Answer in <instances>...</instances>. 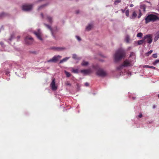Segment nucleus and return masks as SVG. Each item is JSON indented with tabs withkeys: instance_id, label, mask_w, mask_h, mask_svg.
<instances>
[{
	"instance_id": "nucleus-55",
	"label": "nucleus",
	"mask_w": 159,
	"mask_h": 159,
	"mask_svg": "<svg viewBox=\"0 0 159 159\" xmlns=\"http://www.w3.org/2000/svg\"><path fill=\"white\" fill-rule=\"evenodd\" d=\"M1 72V71H0V73Z\"/></svg>"
},
{
	"instance_id": "nucleus-23",
	"label": "nucleus",
	"mask_w": 159,
	"mask_h": 159,
	"mask_svg": "<svg viewBox=\"0 0 159 159\" xmlns=\"http://www.w3.org/2000/svg\"><path fill=\"white\" fill-rule=\"evenodd\" d=\"M64 72L67 77H69L70 76L71 74L69 72L66 71V70H64Z\"/></svg>"
},
{
	"instance_id": "nucleus-49",
	"label": "nucleus",
	"mask_w": 159,
	"mask_h": 159,
	"mask_svg": "<svg viewBox=\"0 0 159 159\" xmlns=\"http://www.w3.org/2000/svg\"><path fill=\"white\" fill-rule=\"evenodd\" d=\"M132 98H133V100H134V99H135L136 98H135V97H132Z\"/></svg>"
},
{
	"instance_id": "nucleus-32",
	"label": "nucleus",
	"mask_w": 159,
	"mask_h": 159,
	"mask_svg": "<svg viewBox=\"0 0 159 159\" xmlns=\"http://www.w3.org/2000/svg\"><path fill=\"white\" fill-rule=\"evenodd\" d=\"M75 37L78 41H80L81 40V39L79 36L76 35Z\"/></svg>"
},
{
	"instance_id": "nucleus-18",
	"label": "nucleus",
	"mask_w": 159,
	"mask_h": 159,
	"mask_svg": "<svg viewBox=\"0 0 159 159\" xmlns=\"http://www.w3.org/2000/svg\"><path fill=\"white\" fill-rule=\"evenodd\" d=\"M159 38V31H158L156 34L155 36L154 40L155 42Z\"/></svg>"
},
{
	"instance_id": "nucleus-33",
	"label": "nucleus",
	"mask_w": 159,
	"mask_h": 159,
	"mask_svg": "<svg viewBox=\"0 0 159 159\" xmlns=\"http://www.w3.org/2000/svg\"><path fill=\"white\" fill-rule=\"evenodd\" d=\"M125 14L126 16H129V10H127L125 11Z\"/></svg>"
},
{
	"instance_id": "nucleus-36",
	"label": "nucleus",
	"mask_w": 159,
	"mask_h": 159,
	"mask_svg": "<svg viewBox=\"0 0 159 159\" xmlns=\"http://www.w3.org/2000/svg\"><path fill=\"white\" fill-rule=\"evenodd\" d=\"M72 57L73 58L76 59L77 58V55L76 54H73L72 55Z\"/></svg>"
},
{
	"instance_id": "nucleus-48",
	"label": "nucleus",
	"mask_w": 159,
	"mask_h": 159,
	"mask_svg": "<svg viewBox=\"0 0 159 159\" xmlns=\"http://www.w3.org/2000/svg\"><path fill=\"white\" fill-rule=\"evenodd\" d=\"M130 7H132L134 6V5L133 4H131L129 5Z\"/></svg>"
},
{
	"instance_id": "nucleus-8",
	"label": "nucleus",
	"mask_w": 159,
	"mask_h": 159,
	"mask_svg": "<svg viewBox=\"0 0 159 159\" xmlns=\"http://www.w3.org/2000/svg\"><path fill=\"white\" fill-rule=\"evenodd\" d=\"M24 41L26 44L30 45L33 43L34 40L32 37L30 36H27L25 39Z\"/></svg>"
},
{
	"instance_id": "nucleus-2",
	"label": "nucleus",
	"mask_w": 159,
	"mask_h": 159,
	"mask_svg": "<svg viewBox=\"0 0 159 159\" xmlns=\"http://www.w3.org/2000/svg\"><path fill=\"white\" fill-rule=\"evenodd\" d=\"M125 54V51L121 49H118L114 55V60L115 62H118L121 60Z\"/></svg>"
},
{
	"instance_id": "nucleus-47",
	"label": "nucleus",
	"mask_w": 159,
	"mask_h": 159,
	"mask_svg": "<svg viewBox=\"0 0 159 159\" xmlns=\"http://www.w3.org/2000/svg\"><path fill=\"white\" fill-rule=\"evenodd\" d=\"M20 36H18L17 37V41H18L19 39H20Z\"/></svg>"
},
{
	"instance_id": "nucleus-43",
	"label": "nucleus",
	"mask_w": 159,
	"mask_h": 159,
	"mask_svg": "<svg viewBox=\"0 0 159 159\" xmlns=\"http://www.w3.org/2000/svg\"><path fill=\"white\" fill-rule=\"evenodd\" d=\"M89 85V84L88 83L86 82L85 83V85L86 86H88Z\"/></svg>"
},
{
	"instance_id": "nucleus-37",
	"label": "nucleus",
	"mask_w": 159,
	"mask_h": 159,
	"mask_svg": "<svg viewBox=\"0 0 159 159\" xmlns=\"http://www.w3.org/2000/svg\"><path fill=\"white\" fill-rule=\"evenodd\" d=\"M139 11H140V13H139V16H138V18H140L141 17V16L142 15V13H141V12H140V10H139Z\"/></svg>"
},
{
	"instance_id": "nucleus-4",
	"label": "nucleus",
	"mask_w": 159,
	"mask_h": 159,
	"mask_svg": "<svg viewBox=\"0 0 159 159\" xmlns=\"http://www.w3.org/2000/svg\"><path fill=\"white\" fill-rule=\"evenodd\" d=\"M61 57V56L60 55H55L52 58L48 60L47 62L48 63L51 62L56 63L57 62L59 59Z\"/></svg>"
},
{
	"instance_id": "nucleus-24",
	"label": "nucleus",
	"mask_w": 159,
	"mask_h": 159,
	"mask_svg": "<svg viewBox=\"0 0 159 159\" xmlns=\"http://www.w3.org/2000/svg\"><path fill=\"white\" fill-rule=\"evenodd\" d=\"M89 63L88 61H83L81 63V65L83 66H86L88 65Z\"/></svg>"
},
{
	"instance_id": "nucleus-46",
	"label": "nucleus",
	"mask_w": 159,
	"mask_h": 159,
	"mask_svg": "<svg viewBox=\"0 0 159 159\" xmlns=\"http://www.w3.org/2000/svg\"><path fill=\"white\" fill-rule=\"evenodd\" d=\"M41 16L42 17V18H43V14L42 13H41Z\"/></svg>"
},
{
	"instance_id": "nucleus-35",
	"label": "nucleus",
	"mask_w": 159,
	"mask_h": 159,
	"mask_svg": "<svg viewBox=\"0 0 159 159\" xmlns=\"http://www.w3.org/2000/svg\"><path fill=\"white\" fill-rule=\"evenodd\" d=\"M0 44L1 46L3 47V48H4L5 47V45H4V43L3 42H1L0 43Z\"/></svg>"
},
{
	"instance_id": "nucleus-11",
	"label": "nucleus",
	"mask_w": 159,
	"mask_h": 159,
	"mask_svg": "<svg viewBox=\"0 0 159 159\" xmlns=\"http://www.w3.org/2000/svg\"><path fill=\"white\" fill-rule=\"evenodd\" d=\"M46 19L48 22L52 24L53 22V17L48 15H47Z\"/></svg>"
},
{
	"instance_id": "nucleus-6",
	"label": "nucleus",
	"mask_w": 159,
	"mask_h": 159,
	"mask_svg": "<svg viewBox=\"0 0 159 159\" xmlns=\"http://www.w3.org/2000/svg\"><path fill=\"white\" fill-rule=\"evenodd\" d=\"M143 39L147 43L150 44L152 42V35L151 34H148L145 35L143 37Z\"/></svg>"
},
{
	"instance_id": "nucleus-54",
	"label": "nucleus",
	"mask_w": 159,
	"mask_h": 159,
	"mask_svg": "<svg viewBox=\"0 0 159 159\" xmlns=\"http://www.w3.org/2000/svg\"><path fill=\"white\" fill-rule=\"evenodd\" d=\"M4 64V63H3L2 65Z\"/></svg>"
},
{
	"instance_id": "nucleus-29",
	"label": "nucleus",
	"mask_w": 159,
	"mask_h": 159,
	"mask_svg": "<svg viewBox=\"0 0 159 159\" xmlns=\"http://www.w3.org/2000/svg\"><path fill=\"white\" fill-rule=\"evenodd\" d=\"M129 36L128 35L126 36L125 39V40L126 42L127 43H128L129 42Z\"/></svg>"
},
{
	"instance_id": "nucleus-28",
	"label": "nucleus",
	"mask_w": 159,
	"mask_h": 159,
	"mask_svg": "<svg viewBox=\"0 0 159 159\" xmlns=\"http://www.w3.org/2000/svg\"><path fill=\"white\" fill-rule=\"evenodd\" d=\"M72 72L75 73H78L79 70L78 69H73L72 70Z\"/></svg>"
},
{
	"instance_id": "nucleus-31",
	"label": "nucleus",
	"mask_w": 159,
	"mask_h": 159,
	"mask_svg": "<svg viewBox=\"0 0 159 159\" xmlns=\"http://www.w3.org/2000/svg\"><path fill=\"white\" fill-rule=\"evenodd\" d=\"M121 0H116L114 2V4L115 5H116L118 3H120V2Z\"/></svg>"
},
{
	"instance_id": "nucleus-16",
	"label": "nucleus",
	"mask_w": 159,
	"mask_h": 159,
	"mask_svg": "<svg viewBox=\"0 0 159 159\" xmlns=\"http://www.w3.org/2000/svg\"><path fill=\"white\" fill-rule=\"evenodd\" d=\"M70 58V57H66L64 58H63L61 60L60 62L59 63L61 64L63 62H66L67 60H68Z\"/></svg>"
},
{
	"instance_id": "nucleus-34",
	"label": "nucleus",
	"mask_w": 159,
	"mask_h": 159,
	"mask_svg": "<svg viewBox=\"0 0 159 159\" xmlns=\"http://www.w3.org/2000/svg\"><path fill=\"white\" fill-rule=\"evenodd\" d=\"M152 57L154 58H157V53H154L152 55Z\"/></svg>"
},
{
	"instance_id": "nucleus-20",
	"label": "nucleus",
	"mask_w": 159,
	"mask_h": 159,
	"mask_svg": "<svg viewBox=\"0 0 159 159\" xmlns=\"http://www.w3.org/2000/svg\"><path fill=\"white\" fill-rule=\"evenodd\" d=\"M1 73H3V74H5L6 75H7L8 76H10V75L9 74L10 72L8 70H5L3 72H2L1 71Z\"/></svg>"
},
{
	"instance_id": "nucleus-22",
	"label": "nucleus",
	"mask_w": 159,
	"mask_h": 159,
	"mask_svg": "<svg viewBox=\"0 0 159 159\" xmlns=\"http://www.w3.org/2000/svg\"><path fill=\"white\" fill-rule=\"evenodd\" d=\"M137 14H136L135 11H134L133 13V14L131 17H130L131 19H134L137 16Z\"/></svg>"
},
{
	"instance_id": "nucleus-17",
	"label": "nucleus",
	"mask_w": 159,
	"mask_h": 159,
	"mask_svg": "<svg viewBox=\"0 0 159 159\" xmlns=\"http://www.w3.org/2000/svg\"><path fill=\"white\" fill-rule=\"evenodd\" d=\"M15 38V36L13 34H12L11 35L10 37V38L7 40V42L10 44V42L13 39Z\"/></svg>"
},
{
	"instance_id": "nucleus-21",
	"label": "nucleus",
	"mask_w": 159,
	"mask_h": 159,
	"mask_svg": "<svg viewBox=\"0 0 159 159\" xmlns=\"http://www.w3.org/2000/svg\"><path fill=\"white\" fill-rule=\"evenodd\" d=\"M48 4V3H47L46 4H45L42 5H41L39 7L38 10H41L42 8L45 7V6H47Z\"/></svg>"
},
{
	"instance_id": "nucleus-25",
	"label": "nucleus",
	"mask_w": 159,
	"mask_h": 159,
	"mask_svg": "<svg viewBox=\"0 0 159 159\" xmlns=\"http://www.w3.org/2000/svg\"><path fill=\"white\" fill-rule=\"evenodd\" d=\"M92 27V25L91 24H89V25L86 26V30H90Z\"/></svg>"
},
{
	"instance_id": "nucleus-7",
	"label": "nucleus",
	"mask_w": 159,
	"mask_h": 159,
	"mask_svg": "<svg viewBox=\"0 0 159 159\" xmlns=\"http://www.w3.org/2000/svg\"><path fill=\"white\" fill-rule=\"evenodd\" d=\"M33 33L38 39L41 41L43 40V39L42 38V33L40 29H38L37 31H34Z\"/></svg>"
},
{
	"instance_id": "nucleus-3",
	"label": "nucleus",
	"mask_w": 159,
	"mask_h": 159,
	"mask_svg": "<svg viewBox=\"0 0 159 159\" xmlns=\"http://www.w3.org/2000/svg\"><path fill=\"white\" fill-rule=\"evenodd\" d=\"M145 23H148L151 21L154 22L159 20V17L156 15L150 14L148 15L145 18Z\"/></svg>"
},
{
	"instance_id": "nucleus-12",
	"label": "nucleus",
	"mask_w": 159,
	"mask_h": 159,
	"mask_svg": "<svg viewBox=\"0 0 159 159\" xmlns=\"http://www.w3.org/2000/svg\"><path fill=\"white\" fill-rule=\"evenodd\" d=\"M23 70L21 69H17L15 72L16 74L19 76H20L23 73Z\"/></svg>"
},
{
	"instance_id": "nucleus-51",
	"label": "nucleus",
	"mask_w": 159,
	"mask_h": 159,
	"mask_svg": "<svg viewBox=\"0 0 159 159\" xmlns=\"http://www.w3.org/2000/svg\"><path fill=\"white\" fill-rule=\"evenodd\" d=\"M155 106H153V108H155Z\"/></svg>"
},
{
	"instance_id": "nucleus-41",
	"label": "nucleus",
	"mask_w": 159,
	"mask_h": 159,
	"mask_svg": "<svg viewBox=\"0 0 159 159\" xmlns=\"http://www.w3.org/2000/svg\"><path fill=\"white\" fill-rule=\"evenodd\" d=\"M142 116V115L141 113H140L138 116V117L140 118Z\"/></svg>"
},
{
	"instance_id": "nucleus-27",
	"label": "nucleus",
	"mask_w": 159,
	"mask_h": 159,
	"mask_svg": "<svg viewBox=\"0 0 159 159\" xmlns=\"http://www.w3.org/2000/svg\"><path fill=\"white\" fill-rule=\"evenodd\" d=\"M153 52L152 50H151L146 53L147 56H148Z\"/></svg>"
},
{
	"instance_id": "nucleus-13",
	"label": "nucleus",
	"mask_w": 159,
	"mask_h": 159,
	"mask_svg": "<svg viewBox=\"0 0 159 159\" xmlns=\"http://www.w3.org/2000/svg\"><path fill=\"white\" fill-rule=\"evenodd\" d=\"M81 72L84 74V75H87L91 73V70H81Z\"/></svg>"
},
{
	"instance_id": "nucleus-9",
	"label": "nucleus",
	"mask_w": 159,
	"mask_h": 159,
	"mask_svg": "<svg viewBox=\"0 0 159 159\" xmlns=\"http://www.w3.org/2000/svg\"><path fill=\"white\" fill-rule=\"evenodd\" d=\"M32 5L31 4H25L22 6V9L25 11H29L31 10Z\"/></svg>"
},
{
	"instance_id": "nucleus-44",
	"label": "nucleus",
	"mask_w": 159,
	"mask_h": 159,
	"mask_svg": "<svg viewBox=\"0 0 159 159\" xmlns=\"http://www.w3.org/2000/svg\"><path fill=\"white\" fill-rule=\"evenodd\" d=\"M80 12V11L79 10H77L76 11V13L77 14H78Z\"/></svg>"
},
{
	"instance_id": "nucleus-19",
	"label": "nucleus",
	"mask_w": 159,
	"mask_h": 159,
	"mask_svg": "<svg viewBox=\"0 0 159 159\" xmlns=\"http://www.w3.org/2000/svg\"><path fill=\"white\" fill-rule=\"evenodd\" d=\"M52 49H54L56 50L57 51H60L61 50H63L65 49L64 48H55V47H53L52 48Z\"/></svg>"
},
{
	"instance_id": "nucleus-39",
	"label": "nucleus",
	"mask_w": 159,
	"mask_h": 159,
	"mask_svg": "<svg viewBox=\"0 0 159 159\" xmlns=\"http://www.w3.org/2000/svg\"><path fill=\"white\" fill-rule=\"evenodd\" d=\"M126 8L127 7H126L124 10L123 9H121V10L122 11L123 13H124L125 12V10Z\"/></svg>"
},
{
	"instance_id": "nucleus-45",
	"label": "nucleus",
	"mask_w": 159,
	"mask_h": 159,
	"mask_svg": "<svg viewBox=\"0 0 159 159\" xmlns=\"http://www.w3.org/2000/svg\"><path fill=\"white\" fill-rule=\"evenodd\" d=\"M143 11H145V7L144 6H143Z\"/></svg>"
},
{
	"instance_id": "nucleus-52",
	"label": "nucleus",
	"mask_w": 159,
	"mask_h": 159,
	"mask_svg": "<svg viewBox=\"0 0 159 159\" xmlns=\"http://www.w3.org/2000/svg\"><path fill=\"white\" fill-rule=\"evenodd\" d=\"M93 95H95V93H93Z\"/></svg>"
},
{
	"instance_id": "nucleus-30",
	"label": "nucleus",
	"mask_w": 159,
	"mask_h": 159,
	"mask_svg": "<svg viewBox=\"0 0 159 159\" xmlns=\"http://www.w3.org/2000/svg\"><path fill=\"white\" fill-rule=\"evenodd\" d=\"M143 36V34L142 33H139L137 34V37H142Z\"/></svg>"
},
{
	"instance_id": "nucleus-10",
	"label": "nucleus",
	"mask_w": 159,
	"mask_h": 159,
	"mask_svg": "<svg viewBox=\"0 0 159 159\" xmlns=\"http://www.w3.org/2000/svg\"><path fill=\"white\" fill-rule=\"evenodd\" d=\"M50 86L52 90H56L57 89V87L56 85L55 79H52Z\"/></svg>"
},
{
	"instance_id": "nucleus-26",
	"label": "nucleus",
	"mask_w": 159,
	"mask_h": 159,
	"mask_svg": "<svg viewBox=\"0 0 159 159\" xmlns=\"http://www.w3.org/2000/svg\"><path fill=\"white\" fill-rule=\"evenodd\" d=\"M159 63V59H157V60H156L154 61L152 63V64L153 65L155 66Z\"/></svg>"
},
{
	"instance_id": "nucleus-15",
	"label": "nucleus",
	"mask_w": 159,
	"mask_h": 159,
	"mask_svg": "<svg viewBox=\"0 0 159 159\" xmlns=\"http://www.w3.org/2000/svg\"><path fill=\"white\" fill-rule=\"evenodd\" d=\"M143 43H144L145 44L146 43V41L144 40L143 38V39L139 40L138 41V44L139 45H141Z\"/></svg>"
},
{
	"instance_id": "nucleus-5",
	"label": "nucleus",
	"mask_w": 159,
	"mask_h": 159,
	"mask_svg": "<svg viewBox=\"0 0 159 159\" xmlns=\"http://www.w3.org/2000/svg\"><path fill=\"white\" fill-rule=\"evenodd\" d=\"M97 75L100 77H104L107 75L106 72L102 69L99 68L96 72Z\"/></svg>"
},
{
	"instance_id": "nucleus-40",
	"label": "nucleus",
	"mask_w": 159,
	"mask_h": 159,
	"mask_svg": "<svg viewBox=\"0 0 159 159\" xmlns=\"http://www.w3.org/2000/svg\"><path fill=\"white\" fill-rule=\"evenodd\" d=\"M149 66L146 65L143 66V67L144 68H148L149 67Z\"/></svg>"
},
{
	"instance_id": "nucleus-53",
	"label": "nucleus",
	"mask_w": 159,
	"mask_h": 159,
	"mask_svg": "<svg viewBox=\"0 0 159 159\" xmlns=\"http://www.w3.org/2000/svg\"><path fill=\"white\" fill-rule=\"evenodd\" d=\"M158 97L159 98V94L158 95Z\"/></svg>"
},
{
	"instance_id": "nucleus-42",
	"label": "nucleus",
	"mask_w": 159,
	"mask_h": 159,
	"mask_svg": "<svg viewBox=\"0 0 159 159\" xmlns=\"http://www.w3.org/2000/svg\"><path fill=\"white\" fill-rule=\"evenodd\" d=\"M66 84L67 85H69V86H71V84L69 82H67L66 83Z\"/></svg>"
},
{
	"instance_id": "nucleus-50",
	"label": "nucleus",
	"mask_w": 159,
	"mask_h": 159,
	"mask_svg": "<svg viewBox=\"0 0 159 159\" xmlns=\"http://www.w3.org/2000/svg\"><path fill=\"white\" fill-rule=\"evenodd\" d=\"M9 80H10V78H7V80L8 81Z\"/></svg>"
},
{
	"instance_id": "nucleus-1",
	"label": "nucleus",
	"mask_w": 159,
	"mask_h": 159,
	"mask_svg": "<svg viewBox=\"0 0 159 159\" xmlns=\"http://www.w3.org/2000/svg\"><path fill=\"white\" fill-rule=\"evenodd\" d=\"M132 57L133 58H134V53L133 52H131L130 53L129 58L125 60L122 64L117 67V70L120 71V75H123L124 73L128 76L131 75V72L129 71L125 70V69L127 67L131 66L134 64V61L133 60L132 61L130 59V57Z\"/></svg>"
},
{
	"instance_id": "nucleus-14",
	"label": "nucleus",
	"mask_w": 159,
	"mask_h": 159,
	"mask_svg": "<svg viewBox=\"0 0 159 159\" xmlns=\"http://www.w3.org/2000/svg\"><path fill=\"white\" fill-rule=\"evenodd\" d=\"M44 25L48 29H49L51 30L52 35V36L53 38L54 39H55L56 37L53 34V32L52 29L51 27L48 24H45Z\"/></svg>"
},
{
	"instance_id": "nucleus-38",
	"label": "nucleus",
	"mask_w": 159,
	"mask_h": 159,
	"mask_svg": "<svg viewBox=\"0 0 159 159\" xmlns=\"http://www.w3.org/2000/svg\"><path fill=\"white\" fill-rule=\"evenodd\" d=\"M149 68H151V69H156V68L154 66H149Z\"/></svg>"
}]
</instances>
